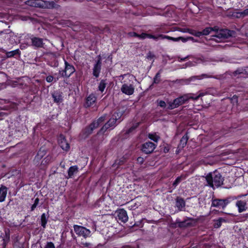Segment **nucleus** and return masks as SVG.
I'll use <instances>...</instances> for the list:
<instances>
[{"label":"nucleus","mask_w":248,"mask_h":248,"mask_svg":"<svg viewBox=\"0 0 248 248\" xmlns=\"http://www.w3.org/2000/svg\"><path fill=\"white\" fill-rule=\"evenodd\" d=\"M205 178L208 186L213 188L215 186L219 187L223 184L224 178L217 171L209 173Z\"/></svg>","instance_id":"obj_1"},{"label":"nucleus","mask_w":248,"mask_h":248,"mask_svg":"<svg viewBox=\"0 0 248 248\" xmlns=\"http://www.w3.org/2000/svg\"><path fill=\"white\" fill-rule=\"evenodd\" d=\"M63 60L64 62V68L59 71V75L61 77L68 78L76 72V69L73 64L66 61L64 57H63Z\"/></svg>","instance_id":"obj_2"},{"label":"nucleus","mask_w":248,"mask_h":248,"mask_svg":"<svg viewBox=\"0 0 248 248\" xmlns=\"http://www.w3.org/2000/svg\"><path fill=\"white\" fill-rule=\"evenodd\" d=\"M123 115V113L120 111H115L112 115L111 118L105 124L108 127L112 130L114 129L117 125V121L121 119Z\"/></svg>","instance_id":"obj_3"},{"label":"nucleus","mask_w":248,"mask_h":248,"mask_svg":"<svg viewBox=\"0 0 248 248\" xmlns=\"http://www.w3.org/2000/svg\"><path fill=\"white\" fill-rule=\"evenodd\" d=\"M236 199L235 197H228L225 199L212 200V206L224 209L232 200Z\"/></svg>","instance_id":"obj_4"},{"label":"nucleus","mask_w":248,"mask_h":248,"mask_svg":"<svg viewBox=\"0 0 248 248\" xmlns=\"http://www.w3.org/2000/svg\"><path fill=\"white\" fill-rule=\"evenodd\" d=\"M73 227L75 232L78 236H82L84 238H86L91 235V231L83 226L74 225Z\"/></svg>","instance_id":"obj_5"},{"label":"nucleus","mask_w":248,"mask_h":248,"mask_svg":"<svg viewBox=\"0 0 248 248\" xmlns=\"http://www.w3.org/2000/svg\"><path fill=\"white\" fill-rule=\"evenodd\" d=\"M142 221H144V223L142 225L144 231L148 234H153L154 224H155V221L154 220H149L145 218H142Z\"/></svg>","instance_id":"obj_6"},{"label":"nucleus","mask_w":248,"mask_h":248,"mask_svg":"<svg viewBox=\"0 0 248 248\" xmlns=\"http://www.w3.org/2000/svg\"><path fill=\"white\" fill-rule=\"evenodd\" d=\"M235 33L234 31H231L228 29H222L217 31L216 37L221 39H226L229 37L233 36Z\"/></svg>","instance_id":"obj_7"},{"label":"nucleus","mask_w":248,"mask_h":248,"mask_svg":"<svg viewBox=\"0 0 248 248\" xmlns=\"http://www.w3.org/2000/svg\"><path fill=\"white\" fill-rule=\"evenodd\" d=\"M96 128H97L95 127V124L92 123L82 130L81 135L83 138L86 139L91 135Z\"/></svg>","instance_id":"obj_8"},{"label":"nucleus","mask_w":248,"mask_h":248,"mask_svg":"<svg viewBox=\"0 0 248 248\" xmlns=\"http://www.w3.org/2000/svg\"><path fill=\"white\" fill-rule=\"evenodd\" d=\"M58 142L61 148L64 151H67L70 149L69 144L67 142L65 136L61 134L58 138Z\"/></svg>","instance_id":"obj_9"},{"label":"nucleus","mask_w":248,"mask_h":248,"mask_svg":"<svg viewBox=\"0 0 248 248\" xmlns=\"http://www.w3.org/2000/svg\"><path fill=\"white\" fill-rule=\"evenodd\" d=\"M52 97L55 103L59 105L63 101V94L60 91H55L51 94Z\"/></svg>","instance_id":"obj_10"},{"label":"nucleus","mask_w":248,"mask_h":248,"mask_svg":"<svg viewBox=\"0 0 248 248\" xmlns=\"http://www.w3.org/2000/svg\"><path fill=\"white\" fill-rule=\"evenodd\" d=\"M97 97L95 95L92 93L89 94L85 99V101L84 104V107L88 108L91 107L96 101Z\"/></svg>","instance_id":"obj_11"},{"label":"nucleus","mask_w":248,"mask_h":248,"mask_svg":"<svg viewBox=\"0 0 248 248\" xmlns=\"http://www.w3.org/2000/svg\"><path fill=\"white\" fill-rule=\"evenodd\" d=\"M155 149V145L152 142L148 141L142 144L141 151L146 154L151 153Z\"/></svg>","instance_id":"obj_12"},{"label":"nucleus","mask_w":248,"mask_h":248,"mask_svg":"<svg viewBox=\"0 0 248 248\" xmlns=\"http://www.w3.org/2000/svg\"><path fill=\"white\" fill-rule=\"evenodd\" d=\"M116 218L121 222L125 223L128 220V216L126 211L124 209H120L117 211Z\"/></svg>","instance_id":"obj_13"},{"label":"nucleus","mask_w":248,"mask_h":248,"mask_svg":"<svg viewBox=\"0 0 248 248\" xmlns=\"http://www.w3.org/2000/svg\"><path fill=\"white\" fill-rule=\"evenodd\" d=\"M40 8L44 9H53L55 8H57L59 6V5L56 4L54 1H49L44 0H40Z\"/></svg>","instance_id":"obj_14"},{"label":"nucleus","mask_w":248,"mask_h":248,"mask_svg":"<svg viewBox=\"0 0 248 248\" xmlns=\"http://www.w3.org/2000/svg\"><path fill=\"white\" fill-rule=\"evenodd\" d=\"M134 88L132 84L128 85L127 84H124L122 85L121 90V92L126 95H131L133 94L134 92Z\"/></svg>","instance_id":"obj_15"},{"label":"nucleus","mask_w":248,"mask_h":248,"mask_svg":"<svg viewBox=\"0 0 248 248\" xmlns=\"http://www.w3.org/2000/svg\"><path fill=\"white\" fill-rule=\"evenodd\" d=\"M238 208L239 213H242L246 211L248 209L247 202L245 200H238L235 204Z\"/></svg>","instance_id":"obj_16"},{"label":"nucleus","mask_w":248,"mask_h":248,"mask_svg":"<svg viewBox=\"0 0 248 248\" xmlns=\"http://www.w3.org/2000/svg\"><path fill=\"white\" fill-rule=\"evenodd\" d=\"M184 102L181 98L180 96L173 100L172 102H169L168 108L169 109H172L177 108L179 106L184 104Z\"/></svg>","instance_id":"obj_17"},{"label":"nucleus","mask_w":248,"mask_h":248,"mask_svg":"<svg viewBox=\"0 0 248 248\" xmlns=\"http://www.w3.org/2000/svg\"><path fill=\"white\" fill-rule=\"evenodd\" d=\"M186 202L183 198L177 197L176 198V207L179 211H183L185 209Z\"/></svg>","instance_id":"obj_18"},{"label":"nucleus","mask_w":248,"mask_h":248,"mask_svg":"<svg viewBox=\"0 0 248 248\" xmlns=\"http://www.w3.org/2000/svg\"><path fill=\"white\" fill-rule=\"evenodd\" d=\"M46 153L44 151H41L40 150L35 156L33 162V164L36 166H38L40 164V160L45 155Z\"/></svg>","instance_id":"obj_19"},{"label":"nucleus","mask_w":248,"mask_h":248,"mask_svg":"<svg viewBox=\"0 0 248 248\" xmlns=\"http://www.w3.org/2000/svg\"><path fill=\"white\" fill-rule=\"evenodd\" d=\"M5 55L6 57L8 58L12 57L16 58L17 56L18 57H19L20 56L21 51L18 48L10 51H6Z\"/></svg>","instance_id":"obj_20"},{"label":"nucleus","mask_w":248,"mask_h":248,"mask_svg":"<svg viewBox=\"0 0 248 248\" xmlns=\"http://www.w3.org/2000/svg\"><path fill=\"white\" fill-rule=\"evenodd\" d=\"M32 45L36 47H43V39L38 37H33L31 39Z\"/></svg>","instance_id":"obj_21"},{"label":"nucleus","mask_w":248,"mask_h":248,"mask_svg":"<svg viewBox=\"0 0 248 248\" xmlns=\"http://www.w3.org/2000/svg\"><path fill=\"white\" fill-rule=\"evenodd\" d=\"M197 79H199L198 78V77L197 76H193L191 77L188 78L187 79H181L177 80L176 81V83H180L182 85H188L190 83V82L193 80H194Z\"/></svg>","instance_id":"obj_22"},{"label":"nucleus","mask_w":248,"mask_h":248,"mask_svg":"<svg viewBox=\"0 0 248 248\" xmlns=\"http://www.w3.org/2000/svg\"><path fill=\"white\" fill-rule=\"evenodd\" d=\"M7 188L4 186H1L0 187V202H3L5 201L7 193Z\"/></svg>","instance_id":"obj_23"},{"label":"nucleus","mask_w":248,"mask_h":248,"mask_svg":"<svg viewBox=\"0 0 248 248\" xmlns=\"http://www.w3.org/2000/svg\"><path fill=\"white\" fill-rule=\"evenodd\" d=\"M188 140V137L187 134H185L181 138L180 143L178 146V149L182 150L187 144V140Z\"/></svg>","instance_id":"obj_24"},{"label":"nucleus","mask_w":248,"mask_h":248,"mask_svg":"<svg viewBox=\"0 0 248 248\" xmlns=\"http://www.w3.org/2000/svg\"><path fill=\"white\" fill-rule=\"evenodd\" d=\"M107 114H104L103 115L100 117L96 120H94L92 122L93 124H95V126L96 128L98 127L99 126L103 123L106 119Z\"/></svg>","instance_id":"obj_25"},{"label":"nucleus","mask_w":248,"mask_h":248,"mask_svg":"<svg viewBox=\"0 0 248 248\" xmlns=\"http://www.w3.org/2000/svg\"><path fill=\"white\" fill-rule=\"evenodd\" d=\"M41 0H28L25 2L26 4L37 8H40Z\"/></svg>","instance_id":"obj_26"},{"label":"nucleus","mask_w":248,"mask_h":248,"mask_svg":"<svg viewBox=\"0 0 248 248\" xmlns=\"http://www.w3.org/2000/svg\"><path fill=\"white\" fill-rule=\"evenodd\" d=\"M78 167L77 166L75 165L70 167L68 170V176L66 178L69 179L72 178L75 172L78 171Z\"/></svg>","instance_id":"obj_27"},{"label":"nucleus","mask_w":248,"mask_h":248,"mask_svg":"<svg viewBox=\"0 0 248 248\" xmlns=\"http://www.w3.org/2000/svg\"><path fill=\"white\" fill-rule=\"evenodd\" d=\"M140 205L139 202H135L133 200L127 203V208L130 210H135Z\"/></svg>","instance_id":"obj_28"},{"label":"nucleus","mask_w":248,"mask_h":248,"mask_svg":"<svg viewBox=\"0 0 248 248\" xmlns=\"http://www.w3.org/2000/svg\"><path fill=\"white\" fill-rule=\"evenodd\" d=\"M217 30L216 27L214 28H206L202 31H198L199 33V37L202 35H208L212 31Z\"/></svg>","instance_id":"obj_29"},{"label":"nucleus","mask_w":248,"mask_h":248,"mask_svg":"<svg viewBox=\"0 0 248 248\" xmlns=\"http://www.w3.org/2000/svg\"><path fill=\"white\" fill-rule=\"evenodd\" d=\"M48 217V215L45 213H43L41 216V224L44 229L46 228Z\"/></svg>","instance_id":"obj_30"},{"label":"nucleus","mask_w":248,"mask_h":248,"mask_svg":"<svg viewBox=\"0 0 248 248\" xmlns=\"http://www.w3.org/2000/svg\"><path fill=\"white\" fill-rule=\"evenodd\" d=\"M48 64L51 67L55 68L59 66V62L55 56H53L48 62Z\"/></svg>","instance_id":"obj_31"},{"label":"nucleus","mask_w":248,"mask_h":248,"mask_svg":"<svg viewBox=\"0 0 248 248\" xmlns=\"http://www.w3.org/2000/svg\"><path fill=\"white\" fill-rule=\"evenodd\" d=\"M107 84V79H101L98 87V90L103 93L106 87Z\"/></svg>","instance_id":"obj_32"},{"label":"nucleus","mask_w":248,"mask_h":248,"mask_svg":"<svg viewBox=\"0 0 248 248\" xmlns=\"http://www.w3.org/2000/svg\"><path fill=\"white\" fill-rule=\"evenodd\" d=\"M138 38L140 39H144L146 38L151 39L153 38L155 39V35L150 34L145 32H142V33L139 34Z\"/></svg>","instance_id":"obj_33"},{"label":"nucleus","mask_w":248,"mask_h":248,"mask_svg":"<svg viewBox=\"0 0 248 248\" xmlns=\"http://www.w3.org/2000/svg\"><path fill=\"white\" fill-rule=\"evenodd\" d=\"M101 67L93 65V75L96 78H98L101 72Z\"/></svg>","instance_id":"obj_34"},{"label":"nucleus","mask_w":248,"mask_h":248,"mask_svg":"<svg viewBox=\"0 0 248 248\" xmlns=\"http://www.w3.org/2000/svg\"><path fill=\"white\" fill-rule=\"evenodd\" d=\"M186 177L185 175H181L178 177L172 184V186L175 188L176 186L183 180L186 179Z\"/></svg>","instance_id":"obj_35"},{"label":"nucleus","mask_w":248,"mask_h":248,"mask_svg":"<svg viewBox=\"0 0 248 248\" xmlns=\"http://www.w3.org/2000/svg\"><path fill=\"white\" fill-rule=\"evenodd\" d=\"M181 31L184 32H188L189 33L193 35H194L196 37H199L200 33L194 30L189 29H183Z\"/></svg>","instance_id":"obj_36"},{"label":"nucleus","mask_w":248,"mask_h":248,"mask_svg":"<svg viewBox=\"0 0 248 248\" xmlns=\"http://www.w3.org/2000/svg\"><path fill=\"white\" fill-rule=\"evenodd\" d=\"M2 240L9 241L10 240V231L9 229H5L4 230V235L2 238Z\"/></svg>","instance_id":"obj_37"},{"label":"nucleus","mask_w":248,"mask_h":248,"mask_svg":"<svg viewBox=\"0 0 248 248\" xmlns=\"http://www.w3.org/2000/svg\"><path fill=\"white\" fill-rule=\"evenodd\" d=\"M109 130L110 129L108 127V126L105 124L97 132V135H104L105 133L108 130Z\"/></svg>","instance_id":"obj_38"},{"label":"nucleus","mask_w":248,"mask_h":248,"mask_svg":"<svg viewBox=\"0 0 248 248\" xmlns=\"http://www.w3.org/2000/svg\"><path fill=\"white\" fill-rule=\"evenodd\" d=\"M160 152H163L164 153H168L170 150V146L165 143H164L162 145L160 146Z\"/></svg>","instance_id":"obj_39"},{"label":"nucleus","mask_w":248,"mask_h":248,"mask_svg":"<svg viewBox=\"0 0 248 248\" xmlns=\"http://www.w3.org/2000/svg\"><path fill=\"white\" fill-rule=\"evenodd\" d=\"M140 124V123H137L134 124L131 127H130L126 130L125 133L127 134H129L132 133L139 126Z\"/></svg>","instance_id":"obj_40"},{"label":"nucleus","mask_w":248,"mask_h":248,"mask_svg":"<svg viewBox=\"0 0 248 248\" xmlns=\"http://www.w3.org/2000/svg\"><path fill=\"white\" fill-rule=\"evenodd\" d=\"M236 14H237L236 16L238 18L243 17L246 16H248V8L247 9H245L243 12H237L236 13Z\"/></svg>","instance_id":"obj_41"},{"label":"nucleus","mask_w":248,"mask_h":248,"mask_svg":"<svg viewBox=\"0 0 248 248\" xmlns=\"http://www.w3.org/2000/svg\"><path fill=\"white\" fill-rule=\"evenodd\" d=\"M177 225L178 227L183 228V227H186L190 225L189 222H187V220H184L183 221H178L176 222Z\"/></svg>","instance_id":"obj_42"},{"label":"nucleus","mask_w":248,"mask_h":248,"mask_svg":"<svg viewBox=\"0 0 248 248\" xmlns=\"http://www.w3.org/2000/svg\"><path fill=\"white\" fill-rule=\"evenodd\" d=\"M180 97L182 98L184 103H185L186 101L189 100L190 98H192V97L191 96L190 93L185 94L181 96Z\"/></svg>","instance_id":"obj_43"},{"label":"nucleus","mask_w":248,"mask_h":248,"mask_svg":"<svg viewBox=\"0 0 248 248\" xmlns=\"http://www.w3.org/2000/svg\"><path fill=\"white\" fill-rule=\"evenodd\" d=\"M172 37L163 35V34H160L158 35H156V40L157 39H167L169 40H172Z\"/></svg>","instance_id":"obj_44"},{"label":"nucleus","mask_w":248,"mask_h":248,"mask_svg":"<svg viewBox=\"0 0 248 248\" xmlns=\"http://www.w3.org/2000/svg\"><path fill=\"white\" fill-rule=\"evenodd\" d=\"M216 221L217 222L215 224V227L219 228L221 226L222 223L225 221V219L222 217H220Z\"/></svg>","instance_id":"obj_45"},{"label":"nucleus","mask_w":248,"mask_h":248,"mask_svg":"<svg viewBox=\"0 0 248 248\" xmlns=\"http://www.w3.org/2000/svg\"><path fill=\"white\" fill-rule=\"evenodd\" d=\"M94 65L101 67L102 59H101V57L100 55L97 56V60L96 62V63L94 64Z\"/></svg>","instance_id":"obj_46"},{"label":"nucleus","mask_w":248,"mask_h":248,"mask_svg":"<svg viewBox=\"0 0 248 248\" xmlns=\"http://www.w3.org/2000/svg\"><path fill=\"white\" fill-rule=\"evenodd\" d=\"M188 40V38H184L183 37H178V38H174V37H173L172 39V41H178L179 40H181L183 42H185L187 41Z\"/></svg>","instance_id":"obj_47"},{"label":"nucleus","mask_w":248,"mask_h":248,"mask_svg":"<svg viewBox=\"0 0 248 248\" xmlns=\"http://www.w3.org/2000/svg\"><path fill=\"white\" fill-rule=\"evenodd\" d=\"M54 77L51 75H48L46 78V82L48 83H51L52 82H54Z\"/></svg>","instance_id":"obj_48"},{"label":"nucleus","mask_w":248,"mask_h":248,"mask_svg":"<svg viewBox=\"0 0 248 248\" xmlns=\"http://www.w3.org/2000/svg\"><path fill=\"white\" fill-rule=\"evenodd\" d=\"M45 248H55L54 244L51 242H48Z\"/></svg>","instance_id":"obj_49"},{"label":"nucleus","mask_w":248,"mask_h":248,"mask_svg":"<svg viewBox=\"0 0 248 248\" xmlns=\"http://www.w3.org/2000/svg\"><path fill=\"white\" fill-rule=\"evenodd\" d=\"M81 244L84 247L92 248V244L90 243L81 242Z\"/></svg>","instance_id":"obj_50"},{"label":"nucleus","mask_w":248,"mask_h":248,"mask_svg":"<svg viewBox=\"0 0 248 248\" xmlns=\"http://www.w3.org/2000/svg\"><path fill=\"white\" fill-rule=\"evenodd\" d=\"M206 94H207L206 92H201L199 93V94L196 95V96L194 98L196 99H198L200 97H202Z\"/></svg>","instance_id":"obj_51"},{"label":"nucleus","mask_w":248,"mask_h":248,"mask_svg":"<svg viewBox=\"0 0 248 248\" xmlns=\"http://www.w3.org/2000/svg\"><path fill=\"white\" fill-rule=\"evenodd\" d=\"M248 218V213L245 214L244 215H243L241 217V221H246L247 218Z\"/></svg>","instance_id":"obj_52"},{"label":"nucleus","mask_w":248,"mask_h":248,"mask_svg":"<svg viewBox=\"0 0 248 248\" xmlns=\"http://www.w3.org/2000/svg\"><path fill=\"white\" fill-rule=\"evenodd\" d=\"M128 35L131 36V37H138L139 36V34L137 33V32H128Z\"/></svg>","instance_id":"obj_53"},{"label":"nucleus","mask_w":248,"mask_h":248,"mask_svg":"<svg viewBox=\"0 0 248 248\" xmlns=\"http://www.w3.org/2000/svg\"><path fill=\"white\" fill-rule=\"evenodd\" d=\"M231 101L232 103H237L238 102V97L236 95H233L231 99Z\"/></svg>","instance_id":"obj_54"},{"label":"nucleus","mask_w":248,"mask_h":248,"mask_svg":"<svg viewBox=\"0 0 248 248\" xmlns=\"http://www.w3.org/2000/svg\"><path fill=\"white\" fill-rule=\"evenodd\" d=\"M8 116V113L2 111H0V120L3 119V118Z\"/></svg>","instance_id":"obj_55"},{"label":"nucleus","mask_w":248,"mask_h":248,"mask_svg":"<svg viewBox=\"0 0 248 248\" xmlns=\"http://www.w3.org/2000/svg\"><path fill=\"white\" fill-rule=\"evenodd\" d=\"M144 158L142 157H138L137 159V162L139 163L140 164H142L144 162Z\"/></svg>","instance_id":"obj_56"},{"label":"nucleus","mask_w":248,"mask_h":248,"mask_svg":"<svg viewBox=\"0 0 248 248\" xmlns=\"http://www.w3.org/2000/svg\"><path fill=\"white\" fill-rule=\"evenodd\" d=\"M2 243L1 244L2 248H6L9 242V241H6L5 240H2Z\"/></svg>","instance_id":"obj_57"},{"label":"nucleus","mask_w":248,"mask_h":248,"mask_svg":"<svg viewBox=\"0 0 248 248\" xmlns=\"http://www.w3.org/2000/svg\"><path fill=\"white\" fill-rule=\"evenodd\" d=\"M158 105L161 108H165L166 104V103L163 101H160L158 103Z\"/></svg>","instance_id":"obj_58"},{"label":"nucleus","mask_w":248,"mask_h":248,"mask_svg":"<svg viewBox=\"0 0 248 248\" xmlns=\"http://www.w3.org/2000/svg\"><path fill=\"white\" fill-rule=\"evenodd\" d=\"M243 73V70L242 69H237L236 70H235L234 72H233V75H238V74H242Z\"/></svg>","instance_id":"obj_59"},{"label":"nucleus","mask_w":248,"mask_h":248,"mask_svg":"<svg viewBox=\"0 0 248 248\" xmlns=\"http://www.w3.org/2000/svg\"><path fill=\"white\" fill-rule=\"evenodd\" d=\"M57 75V73H55V75ZM58 76H57V77H54V82H57V81L59 80V78H61V76H60V75H59V73H58Z\"/></svg>","instance_id":"obj_60"},{"label":"nucleus","mask_w":248,"mask_h":248,"mask_svg":"<svg viewBox=\"0 0 248 248\" xmlns=\"http://www.w3.org/2000/svg\"><path fill=\"white\" fill-rule=\"evenodd\" d=\"M149 138L151 140L155 141V133H153L151 135H149Z\"/></svg>","instance_id":"obj_61"},{"label":"nucleus","mask_w":248,"mask_h":248,"mask_svg":"<svg viewBox=\"0 0 248 248\" xmlns=\"http://www.w3.org/2000/svg\"><path fill=\"white\" fill-rule=\"evenodd\" d=\"M76 78L74 80V81L75 83H77L79 82L80 79L78 77V73H76Z\"/></svg>","instance_id":"obj_62"},{"label":"nucleus","mask_w":248,"mask_h":248,"mask_svg":"<svg viewBox=\"0 0 248 248\" xmlns=\"http://www.w3.org/2000/svg\"><path fill=\"white\" fill-rule=\"evenodd\" d=\"M37 204L33 203L31 207V211H34L35 208L37 206Z\"/></svg>","instance_id":"obj_63"},{"label":"nucleus","mask_w":248,"mask_h":248,"mask_svg":"<svg viewBox=\"0 0 248 248\" xmlns=\"http://www.w3.org/2000/svg\"><path fill=\"white\" fill-rule=\"evenodd\" d=\"M37 204L33 203L31 207V211H34L35 208L37 206Z\"/></svg>","instance_id":"obj_64"}]
</instances>
